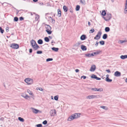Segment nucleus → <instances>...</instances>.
I'll list each match as a JSON object with an SVG mask.
<instances>
[{
    "mask_svg": "<svg viewBox=\"0 0 127 127\" xmlns=\"http://www.w3.org/2000/svg\"><path fill=\"white\" fill-rule=\"evenodd\" d=\"M31 43L32 47L35 50H37L39 48V46L37 44L35 41L33 39L31 41Z\"/></svg>",
    "mask_w": 127,
    "mask_h": 127,
    "instance_id": "obj_1",
    "label": "nucleus"
},
{
    "mask_svg": "<svg viewBox=\"0 0 127 127\" xmlns=\"http://www.w3.org/2000/svg\"><path fill=\"white\" fill-rule=\"evenodd\" d=\"M46 29V31L48 34H50L52 33V32L51 30V28L49 25H46L45 26Z\"/></svg>",
    "mask_w": 127,
    "mask_h": 127,
    "instance_id": "obj_2",
    "label": "nucleus"
},
{
    "mask_svg": "<svg viewBox=\"0 0 127 127\" xmlns=\"http://www.w3.org/2000/svg\"><path fill=\"white\" fill-rule=\"evenodd\" d=\"M100 97V95H89L86 97L87 99H91L93 98H97Z\"/></svg>",
    "mask_w": 127,
    "mask_h": 127,
    "instance_id": "obj_3",
    "label": "nucleus"
},
{
    "mask_svg": "<svg viewBox=\"0 0 127 127\" xmlns=\"http://www.w3.org/2000/svg\"><path fill=\"white\" fill-rule=\"evenodd\" d=\"M106 17H103L104 19L106 21H109L112 18V15L110 13H107L106 15Z\"/></svg>",
    "mask_w": 127,
    "mask_h": 127,
    "instance_id": "obj_4",
    "label": "nucleus"
},
{
    "mask_svg": "<svg viewBox=\"0 0 127 127\" xmlns=\"http://www.w3.org/2000/svg\"><path fill=\"white\" fill-rule=\"evenodd\" d=\"M25 81L29 85L32 84L33 83V79L29 78H26L25 80Z\"/></svg>",
    "mask_w": 127,
    "mask_h": 127,
    "instance_id": "obj_5",
    "label": "nucleus"
},
{
    "mask_svg": "<svg viewBox=\"0 0 127 127\" xmlns=\"http://www.w3.org/2000/svg\"><path fill=\"white\" fill-rule=\"evenodd\" d=\"M10 47L13 49H17L19 48V45L17 44L13 43L11 44Z\"/></svg>",
    "mask_w": 127,
    "mask_h": 127,
    "instance_id": "obj_6",
    "label": "nucleus"
},
{
    "mask_svg": "<svg viewBox=\"0 0 127 127\" xmlns=\"http://www.w3.org/2000/svg\"><path fill=\"white\" fill-rule=\"evenodd\" d=\"M50 115L51 116H54L56 115V111L55 109H52L50 112Z\"/></svg>",
    "mask_w": 127,
    "mask_h": 127,
    "instance_id": "obj_7",
    "label": "nucleus"
},
{
    "mask_svg": "<svg viewBox=\"0 0 127 127\" xmlns=\"http://www.w3.org/2000/svg\"><path fill=\"white\" fill-rule=\"evenodd\" d=\"M101 34V31H99L98 32L97 34L94 37V39L97 40L99 39L100 37Z\"/></svg>",
    "mask_w": 127,
    "mask_h": 127,
    "instance_id": "obj_8",
    "label": "nucleus"
},
{
    "mask_svg": "<svg viewBox=\"0 0 127 127\" xmlns=\"http://www.w3.org/2000/svg\"><path fill=\"white\" fill-rule=\"evenodd\" d=\"M80 114L78 113H75L72 114L74 117V119L78 118L80 116Z\"/></svg>",
    "mask_w": 127,
    "mask_h": 127,
    "instance_id": "obj_9",
    "label": "nucleus"
},
{
    "mask_svg": "<svg viewBox=\"0 0 127 127\" xmlns=\"http://www.w3.org/2000/svg\"><path fill=\"white\" fill-rule=\"evenodd\" d=\"M96 68V66L94 64H93L92 65L91 68L90 70L91 71H94Z\"/></svg>",
    "mask_w": 127,
    "mask_h": 127,
    "instance_id": "obj_10",
    "label": "nucleus"
},
{
    "mask_svg": "<svg viewBox=\"0 0 127 127\" xmlns=\"http://www.w3.org/2000/svg\"><path fill=\"white\" fill-rule=\"evenodd\" d=\"M114 75L117 77L120 76L121 75V73L119 71H117L115 72Z\"/></svg>",
    "mask_w": 127,
    "mask_h": 127,
    "instance_id": "obj_11",
    "label": "nucleus"
},
{
    "mask_svg": "<svg viewBox=\"0 0 127 127\" xmlns=\"http://www.w3.org/2000/svg\"><path fill=\"white\" fill-rule=\"evenodd\" d=\"M87 37L86 35L84 34H83L80 37V39L81 40H85Z\"/></svg>",
    "mask_w": 127,
    "mask_h": 127,
    "instance_id": "obj_12",
    "label": "nucleus"
},
{
    "mask_svg": "<svg viewBox=\"0 0 127 127\" xmlns=\"http://www.w3.org/2000/svg\"><path fill=\"white\" fill-rule=\"evenodd\" d=\"M31 109L32 110V112L36 114L38 113L39 111L38 110L32 107L31 108Z\"/></svg>",
    "mask_w": 127,
    "mask_h": 127,
    "instance_id": "obj_13",
    "label": "nucleus"
},
{
    "mask_svg": "<svg viewBox=\"0 0 127 127\" xmlns=\"http://www.w3.org/2000/svg\"><path fill=\"white\" fill-rule=\"evenodd\" d=\"M61 9H58V14L57 16L58 17H61Z\"/></svg>",
    "mask_w": 127,
    "mask_h": 127,
    "instance_id": "obj_14",
    "label": "nucleus"
},
{
    "mask_svg": "<svg viewBox=\"0 0 127 127\" xmlns=\"http://www.w3.org/2000/svg\"><path fill=\"white\" fill-rule=\"evenodd\" d=\"M74 119L73 116L72 114L71 116L68 117L67 119V121H71Z\"/></svg>",
    "mask_w": 127,
    "mask_h": 127,
    "instance_id": "obj_15",
    "label": "nucleus"
},
{
    "mask_svg": "<svg viewBox=\"0 0 127 127\" xmlns=\"http://www.w3.org/2000/svg\"><path fill=\"white\" fill-rule=\"evenodd\" d=\"M81 49L83 51H86L87 50V48L86 46L84 45H82L81 46Z\"/></svg>",
    "mask_w": 127,
    "mask_h": 127,
    "instance_id": "obj_16",
    "label": "nucleus"
},
{
    "mask_svg": "<svg viewBox=\"0 0 127 127\" xmlns=\"http://www.w3.org/2000/svg\"><path fill=\"white\" fill-rule=\"evenodd\" d=\"M27 91V92L29 93L30 95H32V96H34L33 94L32 91H31L29 89H28Z\"/></svg>",
    "mask_w": 127,
    "mask_h": 127,
    "instance_id": "obj_17",
    "label": "nucleus"
},
{
    "mask_svg": "<svg viewBox=\"0 0 127 127\" xmlns=\"http://www.w3.org/2000/svg\"><path fill=\"white\" fill-rule=\"evenodd\" d=\"M4 3H7L9 5H10V6H12V7L13 8H14L15 9H16V11H16L17 14H18V13H19V11H20V10H18L16 9L11 4H10V3H6V2H4Z\"/></svg>",
    "mask_w": 127,
    "mask_h": 127,
    "instance_id": "obj_18",
    "label": "nucleus"
},
{
    "mask_svg": "<svg viewBox=\"0 0 127 127\" xmlns=\"http://www.w3.org/2000/svg\"><path fill=\"white\" fill-rule=\"evenodd\" d=\"M81 44V43L79 42H78L77 43H76L75 44L74 46L76 47H80V45Z\"/></svg>",
    "mask_w": 127,
    "mask_h": 127,
    "instance_id": "obj_19",
    "label": "nucleus"
},
{
    "mask_svg": "<svg viewBox=\"0 0 127 127\" xmlns=\"http://www.w3.org/2000/svg\"><path fill=\"white\" fill-rule=\"evenodd\" d=\"M51 49L53 50L56 52H57L59 50V48H58L55 47H53Z\"/></svg>",
    "mask_w": 127,
    "mask_h": 127,
    "instance_id": "obj_20",
    "label": "nucleus"
},
{
    "mask_svg": "<svg viewBox=\"0 0 127 127\" xmlns=\"http://www.w3.org/2000/svg\"><path fill=\"white\" fill-rule=\"evenodd\" d=\"M120 58L122 59H124L127 58V55H121L120 56Z\"/></svg>",
    "mask_w": 127,
    "mask_h": 127,
    "instance_id": "obj_21",
    "label": "nucleus"
},
{
    "mask_svg": "<svg viewBox=\"0 0 127 127\" xmlns=\"http://www.w3.org/2000/svg\"><path fill=\"white\" fill-rule=\"evenodd\" d=\"M37 43L39 44H42L43 43V40L41 39H39L38 40Z\"/></svg>",
    "mask_w": 127,
    "mask_h": 127,
    "instance_id": "obj_22",
    "label": "nucleus"
},
{
    "mask_svg": "<svg viewBox=\"0 0 127 127\" xmlns=\"http://www.w3.org/2000/svg\"><path fill=\"white\" fill-rule=\"evenodd\" d=\"M124 13L126 14L127 13V5H125V7L124 10Z\"/></svg>",
    "mask_w": 127,
    "mask_h": 127,
    "instance_id": "obj_23",
    "label": "nucleus"
},
{
    "mask_svg": "<svg viewBox=\"0 0 127 127\" xmlns=\"http://www.w3.org/2000/svg\"><path fill=\"white\" fill-rule=\"evenodd\" d=\"M63 9L64 11L65 12H66L68 10V8L66 6L64 5L63 6Z\"/></svg>",
    "mask_w": 127,
    "mask_h": 127,
    "instance_id": "obj_24",
    "label": "nucleus"
},
{
    "mask_svg": "<svg viewBox=\"0 0 127 127\" xmlns=\"http://www.w3.org/2000/svg\"><path fill=\"white\" fill-rule=\"evenodd\" d=\"M107 35L106 34H104L102 36V38L104 39H105L107 38Z\"/></svg>",
    "mask_w": 127,
    "mask_h": 127,
    "instance_id": "obj_25",
    "label": "nucleus"
},
{
    "mask_svg": "<svg viewBox=\"0 0 127 127\" xmlns=\"http://www.w3.org/2000/svg\"><path fill=\"white\" fill-rule=\"evenodd\" d=\"M106 13L104 10L102 11L101 14L103 16H105L106 15Z\"/></svg>",
    "mask_w": 127,
    "mask_h": 127,
    "instance_id": "obj_26",
    "label": "nucleus"
},
{
    "mask_svg": "<svg viewBox=\"0 0 127 127\" xmlns=\"http://www.w3.org/2000/svg\"><path fill=\"white\" fill-rule=\"evenodd\" d=\"M80 6L79 5H76V8H75V10L76 11H79L80 9Z\"/></svg>",
    "mask_w": 127,
    "mask_h": 127,
    "instance_id": "obj_27",
    "label": "nucleus"
},
{
    "mask_svg": "<svg viewBox=\"0 0 127 127\" xmlns=\"http://www.w3.org/2000/svg\"><path fill=\"white\" fill-rule=\"evenodd\" d=\"M106 81L108 82H110L112 81V80L110 79L109 78H106Z\"/></svg>",
    "mask_w": 127,
    "mask_h": 127,
    "instance_id": "obj_28",
    "label": "nucleus"
},
{
    "mask_svg": "<svg viewBox=\"0 0 127 127\" xmlns=\"http://www.w3.org/2000/svg\"><path fill=\"white\" fill-rule=\"evenodd\" d=\"M105 30L106 32H108L110 30V29L109 27H106L105 28Z\"/></svg>",
    "mask_w": 127,
    "mask_h": 127,
    "instance_id": "obj_29",
    "label": "nucleus"
},
{
    "mask_svg": "<svg viewBox=\"0 0 127 127\" xmlns=\"http://www.w3.org/2000/svg\"><path fill=\"white\" fill-rule=\"evenodd\" d=\"M80 2L82 4L85 5L86 4V2L85 0H80Z\"/></svg>",
    "mask_w": 127,
    "mask_h": 127,
    "instance_id": "obj_30",
    "label": "nucleus"
},
{
    "mask_svg": "<svg viewBox=\"0 0 127 127\" xmlns=\"http://www.w3.org/2000/svg\"><path fill=\"white\" fill-rule=\"evenodd\" d=\"M45 41L46 42H48L49 41V38L47 37H45L44 38Z\"/></svg>",
    "mask_w": 127,
    "mask_h": 127,
    "instance_id": "obj_31",
    "label": "nucleus"
},
{
    "mask_svg": "<svg viewBox=\"0 0 127 127\" xmlns=\"http://www.w3.org/2000/svg\"><path fill=\"white\" fill-rule=\"evenodd\" d=\"M18 120L21 122H23L24 121V119L21 117H19L18 118Z\"/></svg>",
    "mask_w": 127,
    "mask_h": 127,
    "instance_id": "obj_32",
    "label": "nucleus"
},
{
    "mask_svg": "<svg viewBox=\"0 0 127 127\" xmlns=\"http://www.w3.org/2000/svg\"><path fill=\"white\" fill-rule=\"evenodd\" d=\"M97 77V76L96 75L94 74H92L91 76V78L95 79H96Z\"/></svg>",
    "mask_w": 127,
    "mask_h": 127,
    "instance_id": "obj_33",
    "label": "nucleus"
},
{
    "mask_svg": "<svg viewBox=\"0 0 127 127\" xmlns=\"http://www.w3.org/2000/svg\"><path fill=\"white\" fill-rule=\"evenodd\" d=\"M100 44L101 45H103L104 44V41L103 40L100 41L99 42Z\"/></svg>",
    "mask_w": 127,
    "mask_h": 127,
    "instance_id": "obj_34",
    "label": "nucleus"
},
{
    "mask_svg": "<svg viewBox=\"0 0 127 127\" xmlns=\"http://www.w3.org/2000/svg\"><path fill=\"white\" fill-rule=\"evenodd\" d=\"M59 96L58 95H56L54 97V99L55 100H58V99Z\"/></svg>",
    "mask_w": 127,
    "mask_h": 127,
    "instance_id": "obj_35",
    "label": "nucleus"
},
{
    "mask_svg": "<svg viewBox=\"0 0 127 127\" xmlns=\"http://www.w3.org/2000/svg\"><path fill=\"white\" fill-rule=\"evenodd\" d=\"M22 96L24 97L25 99H27L28 98H30V97L27 95H26L25 96H24V95H22Z\"/></svg>",
    "mask_w": 127,
    "mask_h": 127,
    "instance_id": "obj_36",
    "label": "nucleus"
},
{
    "mask_svg": "<svg viewBox=\"0 0 127 127\" xmlns=\"http://www.w3.org/2000/svg\"><path fill=\"white\" fill-rule=\"evenodd\" d=\"M126 42V40H120L119 41V42L120 43L122 44L124 42Z\"/></svg>",
    "mask_w": 127,
    "mask_h": 127,
    "instance_id": "obj_37",
    "label": "nucleus"
},
{
    "mask_svg": "<svg viewBox=\"0 0 127 127\" xmlns=\"http://www.w3.org/2000/svg\"><path fill=\"white\" fill-rule=\"evenodd\" d=\"M53 60V59L52 58H48L47 59L46 61L48 62L50 61H52Z\"/></svg>",
    "mask_w": 127,
    "mask_h": 127,
    "instance_id": "obj_38",
    "label": "nucleus"
},
{
    "mask_svg": "<svg viewBox=\"0 0 127 127\" xmlns=\"http://www.w3.org/2000/svg\"><path fill=\"white\" fill-rule=\"evenodd\" d=\"M100 108L102 109H105V110H107V108L106 107L104 106H100Z\"/></svg>",
    "mask_w": 127,
    "mask_h": 127,
    "instance_id": "obj_39",
    "label": "nucleus"
},
{
    "mask_svg": "<svg viewBox=\"0 0 127 127\" xmlns=\"http://www.w3.org/2000/svg\"><path fill=\"white\" fill-rule=\"evenodd\" d=\"M95 31L94 29L92 28V29L90 31V33H92Z\"/></svg>",
    "mask_w": 127,
    "mask_h": 127,
    "instance_id": "obj_40",
    "label": "nucleus"
},
{
    "mask_svg": "<svg viewBox=\"0 0 127 127\" xmlns=\"http://www.w3.org/2000/svg\"><path fill=\"white\" fill-rule=\"evenodd\" d=\"M4 30L2 29V28L0 27V32L1 33H3L4 32Z\"/></svg>",
    "mask_w": 127,
    "mask_h": 127,
    "instance_id": "obj_41",
    "label": "nucleus"
},
{
    "mask_svg": "<svg viewBox=\"0 0 127 127\" xmlns=\"http://www.w3.org/2000/svg\"><path fill=\"white\" fill-rule=\"evenodd\" d=\"M101 52V51H97L95 52H94V54L95 55H98Z\"/></svg>",
    "mask_w": 127,
    "mask_h": 127,
    "instance_id": "obj_42",
    "label": "nucleus"
},
{
    "mask_svg": "<svg viewBox=\"0 0 127 127\" xmlns=\"http://www.w3.org/2000/svg\"><path fill=\"white\" fill-rule=\"evenodd\" d=\"M18 20V18L17 17H15L14 18V21L15 22H17Z\"/></svg>",
    "mask_w": 127,
    "mask_h": 127,
    "instance_id": "obj_43",
    "label": "nucleus"
},
{
    "mask_svg": "<svg viewBox=\"0 0 127 127\" xmlns=\"http://www.w3.org/2000/svg\"><path fill=\"white\" fill-rule=\"evenodd\" d=\"M85 55L88 57H91V55L90 54V53H88L87 54H85Z\"/></svg>",
    "mask_w": 127,
    "mask_h": 127,
    "instance_id": "obj_44",
    "label": "nucleus"
},
{
    "mask_svg": "<svg viewBox=\"0 0 127 127\" xmlns=\"http://www.w3.org/2000/svg\"><path fill=\"white\" fill-rule=\"evenodd\" d=\"M91 90L92 91H97V88H93L91 89Z\"/></svg>",
    "mask_w": 127,
    "mask_h": 127,
    "instance_id": "obj_45",
    "label": "nucleus"
},
{
    "mask_svg": "<svg viewBox=\"0 0 127 127\" xmlns=\"http://www.w3.org/2000/svg\"><path fill=\"white\" fill-rule=\"evenodd\" d=\"M47 121L46 120H45L43 122L42 124L44 125H46L47 124Z\"/></svg>",
    "mask_w": 127,
    "mask_h": 127,
    "instance_id": "obj_46",
    "label": "nucleus"
},
{
    "mask_svg": "<svg viewBox=\"0 0 127 127\" xmlns=\"http://www.w3.org/2000/svg\"><path fill=\"white\" fill-rule=\"evenodd\" d=\"M103 91V89L102 88H97V91L101 92Z\"/></svg>",
    "mask_w": 127,
    "mask_h": 127,
    "instance_id": "obj_47",
    "label": "nucleus"
},
{
    "mask_svg": "<svg viewBox=\"0 0 127 127\" xmlns=\"http://www.w3.org/2000/svg\"><path fill=\"white\" fill-rule=\"evenodd\" d=\"M42 52L41 51H38L37 52V54H40L42 53Z\"/></svg>",
    "mask_w": 127,
    "mask_h": 127,
    "instance_id": "obj_48",
    "label": "nucleus"
},
{
    "mask_svg": "<svg viewBox=\"0 0 127 127\" xmlns=\"http://www.w3.org/2000/svg\"><path fill=\"white\" fill-rule=\"evenodd\" d=\"M39 18V16L38 15H37L35 17V19L37 21L38 19Z\"/></svg>",
    "mask_w": 127,
    "mask_h": 127,
    "instance_id": "obj_49",
    "label": "nucleus"
},
{
    "mask_svg": "<svg viewBox=\"0 0 127 127\" xmlns=\"http://www.w3.org/2000/svg\"><path fill=\"white\" fill-rule=\"evenodd\" d=\"M36 126L37 127H42V125L41 124H39L37 125Z\"/></svg>",
    "mask_w": 127,
    "mask_h": 127,
    "instance_id": "obj_50",
    "label": "nucleus"
},
{
    "mask_svg": "<svg viewBox=\"0 0 127 127\" xmlns=\"http://www.w3.org/2000/svg\"><path fill=\"white\" fill-rule=\"evenodd\" d=\"M9 28L8 27H6L5 28L6 31L7 32H8L9 31Z\"/></svg>",
    "mask_w": 127,
    "mask_h": 127,
    "instance_id": "obj_51",
    "label": "nucleus"
},
{
    "mask_svg": "<svg viewBox=\"0 0 127 127\" xmlns=\"http://www.w3.org/2000/svg\"><path fill=\"white\" fill-rule=\"evenodd\" d=\"M24 18L22 17H20L19 18V20L20 21L23 20H24Z\"/></svg>",
    "mask_w": 127,
    "mask_h": 127,
    "instance_id": "obj_52",
    "label": "nucleus"
},
{
    "mask_svg": "<svg viewBox=\"0 0 127 127\" xmlns=\"http://www.w3.org/2000/svg\"><path fill=\"white\" fill-rule=\"evenodd\" d=\"M86 78V76H82L81 77V78H83L84 79H85Z\"/></svg>",
    "mask_w": 127,
    "mask_h": 127,
    "instance_id": "obj_53",
    "label": "nucleus"
},
{
    "mask_svg": "<svg viewBox=\"0 0 127 127\" xmlns=\"http://www.w3.org/2000/svg\"><path fill=\"white\" fill-rule=\"evenodd\" d=\"M38 89L40 91H43V89L39 87L38 88Z\"/></svg>",
    "mask_w": 127,
    "mask_h": 127,
    "instance_id": "obj_54",
    "label": "nucleus"
},
{
    "mask_svg": "<svg viewBox=\"0 0 127 127\" xmlns=\"http://www.w3.org/2000/svg\"><path fill=\"white\" fill-rule=\"evenodd\" d=\"M98 43L99 42L97 41L96 42V43L95 44V46L96 47L98 45Z\"/></svg>",
    "mask_w": 127,
    "mask_h": 127,
    "instance_id": "obj_55",
    "label": "nucleus"
},
{
    "mask_svg": "<svg viewBox=\"0 0 127 127\" xmlns=\"http://www.w3.org/2000/svg\"><path fill=\"white\" fill-rule=\"evenodd\" d=\"M51 20H52V22L54 23L55 22V20L54 19L52 18Z\"/></svg>",
    "mask_w": 127,
    "mask_h": 127,
    "instance_id": "obj_56",
    "label": "nucleus"
},
{
    "mask_svg": "<svg viewBox=\"0 0 127 127\" xmlns=\"http://www.w3.org/2000/svg\"><path fill=\"white\" fill-rule=\"evenodd\" d=\"M32 49H29V52L30 53H32Z\"/></svg>",
    "mask_w": 127,
    "mask_h": 127,
    "instance_id": "obj_57",
    "label": "nucleus"
},
{
    "mask_svg": "<svg viewBox=\"0 0 127 127\" xmlns=\"http://www.w3.org/2000/svg\"><path fill=\"white\" fill-rule=\"evenodd\" d=\"M101 79V78L97 77L96 79L97 80H100Z\"/></svg>",
    "mask_w": 127,
    "mask_h": 127,
    "instance_id": "obj_58",
    "label": "nucleus"
},
{
    "mask_svg": "<svg viewBox=\"0 0 127 127\" xmlns=\"http://www.w3.org/2000/svg\"><path fill=\"white\" fill-rule=\"evenodd\" d=\"M106 71L108 73H110V70L109 69L106 70Z\"/></svg>",
    "mask_w": 127,
    "mask_h": 127,
    "instance_id": "obj_59",
    "label": "nucleus"
},
{
    "mask_svg": "<svg viewBox=\"0 0 127 127\" xmlns=\"http://www.w3.org/2000/svg\"><path fill=\"white\" fill-rule=\"evenodd\" d=\"M79 71V70L78 69H76L75 70V71L76 72H78Z\"/></svg>",
    "mask_w": 127,
    "mask_h": 127,
    "instance_id": "obj_60",
    "label": "nucleus"
},
{
    "mask_svg": "<svg viewBox=\"0 0 127 127\" xmlns=\"http://www.w3.org/2000/svg\"><path fill=\"white\" fill-rule=\"evenodd\" d=\"M94 53H93L90 54L91 57V56H94Z\"/></svg>",
    "mask_w": 127,
    "mask_h": 127,
    "instance_id": "obj_61",
    "label": "nucleus"
},
{
    "mask_svg": "<svg viewBox=\"0 0 127 127\" xmlns=\"http://www.w3.org/2000/svg\"><path fill=\"white\" fill-rule=\"evenodd\" d=\"M38 0H33V1L34 2H36L38 1Z\"/></svg>",
    "mask_w": 127,
    "mask_h": 127,
    "instance_id": "obj_62",
    "label": "nucleus"
},
{
    "mask_svg": "<svg viewBox=\"0 0 127 127\" xmlns=\"http://www.w3.org/2000/svg\"><path fill=\"white\" fill-rule=\"evenodd\" d=\"M109 75L108 74H107L106 75V78H109Z\"/></svg>",
    "mask_w": 127,
    "mask_h": 127,
    "instance_id": "obj_63",
    "label": "nucleus"
},
{
    "mask_svg": "<svg viewBox=\"0 0 127 127\" xmlns=\"http://www.w3.org/2000/svg\"><path fill=\"white\" fill-rule=\"evenodd\" d=\"M125 5H127V0H126V1L125 4Z\"/></svg>",
    "mask_w": 127,
    "mask_h": 127,
    "instance_id": "obj_64",
    "label": "nucleus"
}]
</instances>
